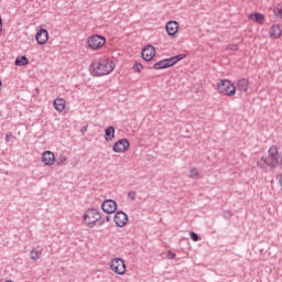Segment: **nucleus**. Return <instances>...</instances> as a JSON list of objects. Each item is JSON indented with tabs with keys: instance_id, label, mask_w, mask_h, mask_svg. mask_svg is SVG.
I'll list each match as a JSON object with an SVG mask.
<instances>
[{
	"instance_id": "nucleus-3",
	"label": "nucleus",
	"mask_w": 282,
	"mask_h": 282,
	"mask_svg": "<svg viewBox=\"0 0 282 282\" xmlns=\"http://www.w3.org/2000/svg\"><path fill=\"white\" fill-rule=\"evenodd\" d=\"M100 219H102V215H100V210L97 208H89L83 216V221L88 228L96 227Z\"/></svg>"
},
{
	"instance_id": "nucleus-17",
	"label": "nucleus",
	"mask_w": 282,
	"mask_h": 282,
	"mask_svg": "<svg viewBox=\"0 0 282 282\" xmlns=\"http://www.w3.org/2000/svg\"><path fill=\"white\" fill-rule=\"evenodd\" d=\"M269 34L271 39H281V34H282L281 26L279 24H273L270 28Z\"/></svg>"
},
{
	"instance_id": "nucleus-18",
	"label": "nucleus",
	"mask_w": 282,
	"mask_h": 282,
	"mask_svg": "<svg viewBox=\"0 0 282 282\" xmlns=\"http://www.w3.org/2000/svg\"><path fill=\"white\" fill-rule=\"evenodd\" d=\"M14 65H17V67H25V65H30V59L25 55L18 56L14 61Z\"/></svg>"
},
{
	"instance_id": "nucleus-11",
	"label": "nucleus",
	"mask_w": 282,
	"mask_h": 282,
	"mask_svg": "<svg viewBox=\"0 0 282 282\" xmlns=\"http://www.w3.org/2000/svg\"><path fill=\"white\" fill-rule=\"evenodd\" d=\"M37 45H45L50 41V32L47 29H40L35 34Z\"/></svg>"
},
{
	"instance_id": "nucleus-5",
	"label": "nucleus",
	"mask_w": 282,
	"mask_h": 282,
	"mask_svg": "<svg viewBox=\"0 0 282 282\" xmlns=\"http://www.w3.org/2000/svg\"><path fill=\"white\" fill-rule=\"evenodd\" d=\"M107 43V37L104 35L94 34L87 39V46L89 50L98 51L105 47Z\"/></svg>"
},
{
	"instance_id": "nucleus-20",
	"label": "nucleus",
	"mask_w": 282,
	"mask_h": 282,
	"mask_svg": "<svg viewBox=\"0 0 282 282\" xmlns=\"http://www.w3.org/2000/svg\"><path fill=\"white\" fill-rule=\"evenodd\" d=\"M249 18L253 19L256 23H259V25H263V22L265 21L263 13H251Z\"/></svg>"
},
{
	"instance_id": "nucleus-32",
	"label": "nucleus",
	"mask_w": 282,
	"mask_h": 282,
	"mask_svg": "<svg viewBox=\"0 0 282 282\" xmlns=\"http://www.w3.org/2000/svg\"><path fill=\"white\" fill-rule=\"evenodd\" d=\"M10 138H12V132L6 134V142H10Z\"/></svg>"
},
{
	"instance_id": "nucleus-9",
	"label": "nucleus",
	"mask_w": 282,
	"mask_h": 282,
	"mask_svg": "<svg viewBox=\"0 0 282 282\" xmlns=\"http://www.w3.org/2000/svg\"><path fill=\"white\" fill-rule=\"evenodd\" d=\"M101 209L104 213H107V215H112V213L118 210V203L113 199H106L101 204Z\"/></svg>"
},
{
	"instance_id": "nucleus-7",
	"label": "nucleus",
	"mask_w": 282,
	"mask_h": 282,
	"mask_svg": "<svg viewBox=\"0 0 282 282\" xmlns=\"http://www.w3.org/2000/svg\"><path fill=\"white\" fill-rule=\"evenodd\" d=\"M131 147V143L128 141V139H119L113 145L112 151L113 153H127L129 151V148Z\"/></svg>"
},
{
	"instance_id": "nucleus-1",
	"label": "nucleus",
	"mask_w": 282,
	"mask_h": 282,
	"mask_svg": "<svg viewBox=\"0 0 282 282\" xmlns=\"http://www.w3.org/2000/svg\"><path fill=\"white\" fill-rule=\"evenodd\" d=\"M257 166L259 169H278V166H282V155L279 153V147L271 145L268 150V155L261 156L260 160L257 161Z\"/></svg>"
},
{
	"instance_id": "nucleus-4",
	"label": "nucleus",
	"mask_w": 282,
	"mask_h": 282,
	"mask_svg": "<svg viewBox=\"0 0 282 282\" xmlns=\"http://www.w3.org/2000/svg\"><path fill=\"white\" fill-rule=\"evenodd\" d=\"M217 89L223 96H235L237 94V86L228 79H221L217 85Z\"/></svg>"
},
{
	"instance_id": "nucleus-29",
	"label": "nucleus",
	"mask_w": 282,
	"mask_h": 282,
	"mask_svg": "<svg viewBox=\"0 0 282 282\" xmlns=\"http://www.w3.org/2000/svg\"><path fill=\"white\" fill-rule=\"evenodd\" d=\"M128 197L131 199V202H135V191H130L128 193Z\"/></svg>"
},
{
	"instance_id": "nucleus-24",
	"label": "nucleus",
	"mask_w": 282,
	"mask_h": 282,
	"mask_svg": "<svg viewBox=\"0 0 282 282\" xmlns=\"http://www.w3.org/2000/svg\"><path fill=\"white\" fill-rule=\"evenodd\" d=\"M189 237L192 241H202V236H198L195 231H189Z\"/></svg>"
},
{
	"instance_id": "nucleus-22",
	"label": "nucleus",
	"mask_w": 282,
	"mask_h": 282,
	"mask_svg": "<svg viewBox=\"0 0 282 282\" xmlns=\"http://www.w3.org/2000/svg\"><path fill=\"white\" fill-rule=\"evenodd\" d=\"M41 254H43L42 251L32 249V250H31V253H30V257H31V259H32L33 261H37V259H41Z\"/></svg>"
},
{
	"instance_id": "nucleus-35",
	"label": "nucleus",
	"mask_w": 282,
	"mask_h": 282,
	"mask_svg": "<svg viewBox=\"0 0 282 282\" xmlns=\"http://www.w3.org/2000/svg\"><path fill=\"white\" fill-rule=\"evenodd\" d=\"M106 221H111V217L110 216H106Z\"/></svg>"
},
{
	"instance_id": "nucleus-25",
	"label": "nucleus",
	"mask_w": 282,
	"mask_h": 282,
	"mask_svg": "<svg viewBox=\"0 0 282 282\" xmlns=\"http://www.w3.org/2000/svg\"><path fill=\"white\" fill-rule=\"evenodd\" d=\"M65 162H67V156H65L63 154L56 160L57 166H63V164H65Z\"/></svg>"
},
{
	"instance_id": "nucleus-28",
	"label": "nucleus",
	"mask_w": 282,
	"mask_h": 282,
	"mask_svg": "<svg viewBox=\"0 0 282 282\" xmlns=\"http://www.w3.org/2000/svg\"><path fill=\"white\" fill-rule=\"evenodd\" d=\"M223 217H224V219H230V217H232V212H230V210L224 212Z\"/></svg>"
},
{
	"instance_id": "nucleus-31",
	"label": "nucleus",
	"mask_w": 282,
	"mask_h": 282,
	"mask_svg": "<svg viewBox=\"0 0 282 282\" xmlns=\"http://www.w3.org/2000/svg\"><path fill=\"white\" fill-rule=\"evenodd\" d=\"M87 129H89V126H88V124L84 126V127L80 129L83 135H85V133H87Z\"/></svg>"
},
{
	"instance_id": "nucleus-8",
	"label": "nucleus",
	"mask_w": 282,
	"mask_h": 282,
	"mask_svg": "<svg viewBox=\"0 0 282 282\" xmlns=\"http://www.w3.org/2000/svg\"><path fill=\"white\" fill-rule=\"evenodd\" d=\"M113 220L116 226H118V228H124V226H127L129 221V216L127 215V213L122 210H118L115 214Z\"/></svg>"
},
{
	"instance_id": "nucleus-26",
	"label": "nucleus",
	"mask_w": 282,
	"mask_h": 282,
	"mask_svg": "<svg viewBox=\"0 0 282 282\" xmlns=\"http://www.w3.org/2000/svg\"><path fill=\"white\" fill-rule=\"evenodd\" d=\"M143 67H144V66H142V64H141V63H138V62H135V63L133 64V66H132V68L134 69V72H138V74H140V72H142Z\"/></svg>"
},
{
	"instance_id": "nucleus-10",
	"label": "nucleus",
	"mask_w": 282,
	"mask_h": 282,
	"mask_svg": "<svg viewBox=\"0 0 282 282\" xmlns=\"http://www.w3.org/2000/svg\"><path fill=\"white\" fill-rule=\"evenodd\" d=\"M141 57L147 63H149L152 58H155V47L151 44L144 46V48L141 51Z\"/></svg>"
},
{
	"instance_id": "nucleus-34",
	"label": "nucleus",
	"mask_w": 282,
	"mask_h": 282,
	"mask_svg": "<svg viewBox=\"0 0 282 282\" xmlns=\"http://www.w3.org/2000/svg\"><path fill=\"white\" fill-rule=\"evenodd\" d=\"M229 50H238V46L237 45H231V46H229Z\"/></svg>"
},
{
	"instance_id": "nucleus-33",
	"label": "nucleus",
	"mask_w": 282,
	"mask_h": 282,
	"mask_svg": "<svg viewBox=\"0 0 282 282\" xmlns=\"http://www.w3.org/2000/svg\"><path fill=\"white\" fill-rule=\"evenodd\" d=\"M2 30H3V19H1L0 17V32H2Z\"/></svg>"
},
{
	"instance_id": "nucleus-6",
	"label": "nucleus",
	"mask_w": 282,
	"mask_h": 282,
	"mask_svg": "<svg viewBox=\"0 0 282 282\" xmlns=\"http://www.w3.org/2000/svg\"><path fill=\"white\" fill-rule=\"evenodd\" d=\"M110 270L115 272V274H124L127 272V264H124V260L122 258H115L110 262Z\"/></svg>"
},
{
	"instance_id": "nucleus-21",
	"label": "nucleus",
	"mask_w": 282,
	"mask_h": 282,
	"mask_svg": "<svg viewBox=\"0 0 282 282\" xmlns=\"http://www.w3.org/2000/svg\"><path fill=\"white\" fill-rule=\"evenodd\" d=\"M184 58H186V54H178L175 55L173 57H170V63L173 65H177V63H180V61H184Z\"/></svg>"
},
{
	"instance_id": "nucleus-27",
	"label": "nucleus",
	"mask_w": 282,
	"mask_h": 282,
	"mask_svg": "<svg viewBox=\"0 0 282 282\" xmlns=\"http://www.w3.org/2000/svg\"><path fill=\"white\" fill-rule=\"evenodd\" d=\"M274 17H276V19H282V8H276L273 10Z\"/></svg>"
},
{
	"instance_id": "nucleus-30",
	"label": "nucleus",
	"mask_w": 282,
	"mask_h": 282,
	"mask_svg": "<svg viewBox=\"0 0 282 282\" xmlns=\"http://www.w3.org/2000/svg\"><path fill=\"white\" fill-rule=\"evenodd\" d=\"M176 257H177V254H175V252H173V251L167 252V259H175Z\"/></svg>"
},
{
	"instance_id": "nucleus-12",
	"label": "nucleus",
	"mask_w": 282,
	"mask_h": 282,
	"mask_svg": "<svg viewBox=\"0 0 282 282\" xmlns=\"http://www.w3.org/2000/svg\"><path fill=\"white\" fill-rule=\"evenodd\" d=\"M42 162L45 164V166H53V164L56 162V156L52 151H45L42 154Z\"/></svg>"
},
{
	"instance_id": "nucleus-13",
	"label": "nucleus",
	"mask_w": 282,
	"mask_h": 282,
	"mask_svg": "<svg viewBox=\"0 0 282 282\" xmlns=\"http://www.w3.org/2000/svg\"><path fill=\"white\" fill-rule=\"evenodd\" d=\"M166 32L169 36H175L177 34V30H180V24L177 21H169L165 25Z\"/></svg>"
},
{
	"instance_id": "nucleus-14",
	"label": "nucleus",
	"mask_w": 282,
	"mask_h": 282,
	"mask_svg": "<svg viewBox=\"0 0 282 282\" xmlns=\"http://www.w3.org/2000/svg\"><path fill=\"white\" fill-rule=\"evenodd\" d=\"M169 67H173L171 58L161 59L153 65V69H169Z\"/></svg>"
},
{
	"instance_id": "nucleus-19",
	"label": "nucleus",
	"mask_w": 282,
	"mask_h": 282,
	"mask_svg": "<svg viewBox=\"0 0 282 282\" xmlns=\"http://www.w3.org/2000/svg\"><path fill=\"white\" fill-rule=\"evenodd\" d=\"M53 107H54V109H56V111H59V113H61L62 111L65 110V99H63V98L54 99Z\"/></svg>"
},
{
	"instance_id": "nucleus-2",
	"label": "nucleus",
	"mask_w": 282,
	"mask_h": 282,
	"mask_svg": "<svg viewBox=\"0 0 282 282\" xmlns=\"http://www.w3.org/2000/svg\"><path fill=\"white\" fill-rule=\"evenodd\" d=\"M116 69V64L109 57H100L90 64V74L95 77L107 76Z\"/></svg>"
},
{
	"instance_id": "nucleus-36",
	"label": "nucleus",
	"mask_w": 282,
	"mask_h": 282,
	"mask_svg": "<svg viewBox=\"0 0 282 282\" xmlns=\"http://www.w3.org/2000/svg\"><path fill=\"white\" fill-rule=\"evenodd\" d=\"M36 94H39V91H41L39 88L35 89Z\"/></svg>"
},
{
	"instance_id": "nucleus-16",
	"label": "nucleus",
	"mask_w": 282,
	"mask_h": 282,
	"mask_svg": "<svg viewBox=\"0 0 282 282\" xmlns=\"http://www.w3.org/2000/svg\"><path fill=\"white\" fill-rule=\"evenodd\" d=\"M116 138V128L113 126H109L105 129V140L106 142H111Z\"/></svg>"
},
{
	"instance_id": "nucleus-37",
	"label": "nucleus",
	"mask_w": 282,
	"mask_h": 282,
	"mask_svg": "<svg viewBox=\"0 0 282 282\" xmlns=\"http://www.w3.org/2000/svg\"><path fill=\"white\" fill-rule=\"evenodd\" d=\"M102 224H105V221H101V223H100V226H102Z\"/></svg>"
},
{
	"instance_id": "nucleus-15",
	"label": "nucleus",
	"mask_w": 282,
	"mask_h": 282,
	"mask_svg": "<svg viewBox=\"0 0 282 282\" xmlns=\"http://www.w3.org/2000/svg\"><path fill=\"white\" fill-rule=\"evenodd\" d=\"M240 91L241 94H248V79L240 78L236 86V91Z\"/></svg>"
},
{
	"instance_id": "nucleus-23",
	"label": "nucleus",
	"mask_w": 282,
	"mask_h": 282,
	"mask_svg": "<svg viewBox=\"0 0 282 282\" xmlns=\"http://www.w3.org/2000/svg\"><path fill=\"white\" fill-rule=\"evenodd\" d=\"M188 177H191L192 180H196V177H199V172L197 171V167H193L189 171Z\"/></svg>"
}]
</instances>
